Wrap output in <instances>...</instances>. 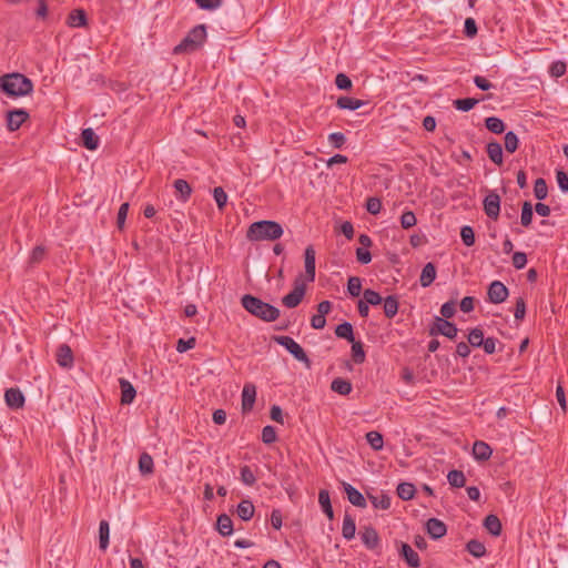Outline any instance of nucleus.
<instances>
[{"mask_svg":"<svg viewBox=\"0 0 568 568\" xmlns=\"http://www.w3.org/2000/svg\"><path fill=\"white\" fill-rule=\"evenodd\" d=\"M416 223H417V220H416L414 212L406 211L402 214L400 225L403 229H405V230L410 229V227L415 226Z\"/></svg>","mask_w":568,"mask_h":568,"instance_id":"6e6d98bb","label":"nucleus"},{"mask_svg":"<svg viewBox=\"0 0 568 568\" xmlns=\"http://www.w3.org/2000/svg\"><path fill=\"white\" fill-rule=\"evenodd\" d=\"M81 140L84 148L88 150H97L99 146V136L95 134L93 129L87 128L82 130Z\"/></svg>","mask_w":568,"mask_h":568,"instance_id":"b1692460","label":"nucleus"},{"mask_svg":"<svg viewBox=\"0 0 568 568\" xmlns=\"http://www.w3.org/2000/svg\"><path fill=\"white\" fill-rule=\"evenodd\" d=\"M383 310L384 314L387 318L392 320L398 313L399 302L397 296L388 295L386 298H383Z\"/></svg>","mask_w":568,"mask_h":568,"instance_id":"4be33fe9","label":"nucleus"},{"mask_svg":"<svg viewBox=\"0 0 568 568\" xmlns=\"http://www.w3.org/2000/svg\"><path fill=\"white\" fill-rule=\"evenodd\" d=\"M460 237L466 246H473L475 244V233L471 226H463L460 230Z\"/></svg>","mask_w":568,"mask_h":568,"instance_id":"5fc2aeb1","label":"nucleus"},{"mask_svg":"<svg viewBox=\"0 0 568 568\" xmlns=\"http://www.w3.org/2000/svg\"><path fill=\"white\" fill-rule=\"evenodd\" d=\"M332 390L341 395H348L352 392V384L347 379L337 377L331 384Z\"/></svg>","mask_w":568,"mask_h":568,"instance_id":"72a5a7b5","label":"nucleus"},{"mask_svg":"<svg viewBox=\"0 0 568 568\" xmlns=\"http://www.w3.org/2000/svg\"><path fill=\"white\" fill-rule=\"evenodd\" d=\"M241 480L246 486H253L256 481V477L250 466L244 465L241 467Z\"/></svg>","mask_w":568,"mask_h":568,"instance_id":"3c124183","label":"nucleus"},{"mask_svg":"<svg viewBox=\"0 0 568 568\" xmlns=\"http://www.w3.org/2000/svg\"><path fill=\"white\" fill-rule=\"evenodd\" d=\"M347 292L351 296L357 297L362 292V281L357 276H352L347 282Z\"/></svg>","mask_w":568,"mask_h":568,"instance_id":"09e8293b","label":"nucleus"},{"mask_svg":"<svg viewBox=\"0 0 568 568\" xmlns=\"http://www.w3.org/2000/svg\"><path fill=\"white\" fill-rule=\"evenodd\" d=\"M45 256V248L42 245H37L29 257V263L31 265L40 263Z\"/></svg>","mask_w":568,"mask_h":568,"instance_id":"4d7b16f0","label":"nucleus"},{"mask_svg":"<svg viewBox=\"0 0 568 568\" xmlns=\"http://www.w3.org/2000/svg\"><path fill=\"white\" fill-rule=\"evenodd\" d=\"M399 555L406 561V564L412 568H417L420 566V559L418 554L406 542H400L399 546Z\"/></svg>","mask_w":568,"mask_h":568,"instance_id":"4468645a","label":"nucleus"},{"mask_svg":"<svg viewBox=\"0 0 568 568\" xmlns=\"http://www.w3.org/2000/svg\"><path fill=\"white\" fill-rule=\"evenodd\" d=\"M6 404L13 409L23 407L24 396L19 388H9L4 393Z\"/></svg>","mask_w":568,"mask_h":568,"instance_id":"f3484780","label":"nucleus"},{"mask_svg":"<svg viewBox=\"0 0 568 568\" xmlns=\"http://www.w3.org/2000/svg\"><path fill=\"white\" fill-rule=\"evenodd\" d=\"M119 384L121 388V403L124 405L131 404L136 395L134 386L125 378H120Z\"/></svg>","mask_w":568,"mask_h":568,"instance_id":"aec40b11","label":"nucleus"},{"mask_svg":"<svg viewBox=\"0 0 568 568\" xmlns=\"http://www.w3.org/2000/svg\"><path fill=\"white\" fill-rule=\"evenodd\" d=\"M363 300L368 305H373V306L379 305L383 302V297L381 296V294L378 292L374 291V290H371V288H366L364 291Z\"/></svg>","mask_w":568,"mask_h":568,"instance_id":"de8ad7c7","label":"nucleus"},{"mask_svg":"<svg viewBox=\"0 0 568 568\" xmlns=\"http://www.w3.org/2000/svg\"><path fill=\"white\" fill-rule=\"evenodd\" d=\"M343 489L347 496L348 501L359 508L366 507V499L363 496V494L357 490L355 487H353L351 484L343 481L342 483Z\"/></svg>","mask_w":568,"mask_h":568,"instance_id":"ddd939ff","label":"nucleus"},{"mask_svg":"<svg viewBox=\"0 0 568 568\" xmlns=\"http://www.w3.org/2000/svg\"><path fill=\"white\" fill-rule=\"evenodd\" d=\"M366 210L373 214L376 215L382 210V202L377 197H368L366 201Z\"/></svg>","mask_w":568,"mask_h":568,"instance_id":"0e129e2a","label":"nucleus"},{"mask_svg":"<svg viewBox=\"0 0 568 568\" xmlns=\"http://www.w3.org/2000/svg\"><path fill=\"white\" fill-rule=\"evenodd\" d=\"M518 136L513 131L505 134V149L507 152L514 153L518 149Z\"/></svg>","mask_w":568,"mask_h":568,"instance_id":"603ef678","label":"nucleus"},{"mask_svg":"<svg viewBox=\"0 0 568 568\" xmlns=\"http://www.w3.org/2000/svg\"><path fill=\"white\" fill-rule=\"evenodd\" d=\"M206 40V28L204 24H197L192 28L182 41L174 47V54H190L197 51Z\"/></svg>","mask_w":568,"mask_h":568,"instance_id":"20e7f679","label":"nucleus"},{"mask_svg":"<svg viewBox=\"0 0 568 568\" xmlns=\"http://www.w3.org/2000/svg\"><path fill=\"white\" fill-rule=\"evenodd\" d=\"M534 194L538 200H545L547 197L548 187L546 181L542 178H539L535 181Z\"/></svg>","mask_w":568,"mask_h":568,"instance_id":"49530a36","label":"nucleus"},{"mask_svg":"<svg viewBox=\"0 0 568 568\" xmlns=\"http://www.w3.org/2000/svg\"><path fill=\"white\" fill-rule=\"evenodd\" d=\"M485 337H484V332L481 328L479 327H475L473 328L469 334H468V343L473 346V347H480L483 342H484Z\"/></svg>","mask_w":568,"mask_h":568,"instance_id":"a18cd8bd","label":"nucleus"},{"mask_svg":"<svg viewBox=\"0 0 568 568\" xmlns=\"http://www.w3.org/2000/svg\"><path fill=\"white\" fill-rule=\"evenodd\" d=\"M306 292V283L302 274H300L294 281V287L292 292L286 294L282 298V303L287 308H294L300 305Z\"/></svg>","mask_w":568,"mask_h":568,"instance_id":"423d86ee","label":"nucleus"},{"mask_svg":"<svg viewBox=\"0 0 568 568\" xmlns=\"http://www.w3.org/2000/svg\"><path fill=\"white\" fill-rule=\"evenodd\" d=\"M213 197L220 211H223L227 203V194L221 186H216L213 190Z\"/></svg>","mask_w":568,"mask_h":568,"instance_id":"864d4df0","label":"nucleus"},{"mask_svg":"<svg viewBox=\"0 0 568 568\" xmlns=\"http://www.w3.org/2000/svg\"><path fill=\"white\" fill-rule=\"evenodd\" d=\"M255 398L256 387L251 383L245 384L242 390V410L244 413L252 410Z\"/></svg>","mask_w":568,"mask_h":568,"instance_id":"2eb2a0df","label":"nucleus"},{"mask_svg":"<svg viewBox=\"0 0 568 568\" xmlns=\"http://www.w3.org/2000/svg\"><path fill=\"white\" fill-rule=\"evenodd\" d=\"M216 528H217V531L222 535V536H230L232 535L233 532V521L231 519V517L226 514H222L217 517V520H216Z\"/></svg>","mask_w":568,"mask_h":568,"instance_id":"c85d7f7f","label":"nucleus"},{"mask_svg":"<svg viewBox=\"0 0 568 568\" xmlns=\"http://www.w3.org/2000/svg\"><path fill=\"white\" fill-rule=\"evenodd\" d=\"M483 205L484 211L489 219L494 221L498 220L500 213V196L496 192L490 191L485 196Z\"/></svg>","mask_w":568,"mask_h":568,"instance_id":"1a4fd4ad","label":"nucleus"},{"mask_svg":"<svg viewBox=\"0 0 568 568\" xmlns=\"http://www.w3.org/2000/svg\"><path fill=\"white\" fill-rule=\"evenodd\" d=\"M436 278V267L433 263H427L419 277L420 285L423 287H428Z\"/></svg>","mask_w":568,"mask_h":568,"instance_id":"cd10ccee","label":"nucleus"},{"mask_svg":"<svg viewBox=\"0 0 568 568\" xmlns=\"http://www.w3.org/2000/svg\"><path fill=\"white\" fill-rule=\"evenodd\" d=\"M139 470L142 475H151L154 471L153 458L150 454L143 453L139 458Z\"/></svg>","mask_w":568,"mask_h":568,"instance_id":"473e14b6","label":"nucleus"},{"mask_svg":"<svg viewBox=\"0 0 568 568\" xmlns=\"http://www.w3.org/2000/svg\"><path fill=\"white\" fill-rule=\"evenodd\" d=\"M458 333L457 326L448 320L436 316L429 329V335H444L449 339L456 338Z\"/></svg>","mask_w":568,"mask_h":568,"instance_id":"0eeeda50","label":"nucleus"},{"mask_svg":"<svg viewBox=\"0 0 568 568\" xmlns=\"http://www.w3.org/2000/svg\"><path fill=\"white\" fill-rule=\"evenodd\" d=\"M355 532H356V524H355L354 518L351 515L345 514L344 519H343V526H342L343 537L347 540H351L354 538Z\"/></svg>","mask_w":568,"mask_h":568,"instance_id":"2f4dec72","label":"nucleus"},{"mask_svg":"<svg viewBox=\"0 0 568 568\" xmlns=\"http://www.w3.org/2000/svg\"><path fill=\"white\" fill-rule=\"evenodd\" d=\"M276 430L273 426L267 425L262 429V442L264 444H273L276 440Z\"/></svg>","mask_w":568,"mask_h":568,"instance_id":"bf43d9fd","label":"nucleus"},{"mask_svg":"<svg viewBox=\"0 0 568 568\" xmlns=\"http://www.w3.org/2000/svg\"><path fill=\"white\" fill-rule=\"evenodd\" d=\"M509 291L500 281H494L489 284L487 296L488 301L494 304H500L507 300Z\"/></svg>","mask_w":568,"mask_h":568,"instance_id":"6e6552de","label":"nucleus"},{"mask_svg":"<svg viewBox=\"0 0 568 568\" xmlns=\"http://www.w3.org/2000/svg\"><path fill=\"white\" fill-rule=\"evenodd\" d=\"M241 304L245 311L264 322H274L280 317V310L277 307L251 294L243 295Z\"/></svg>","mask_w":568,"mask_h":568,"instance_id":"f03ea898","label":"nucleus"},{"mask_svg":"<svg viewBox=\"0 0 568 568\" xmlns=\"http://www.w3.org/2000/svg\"><path fill=\"white\" fill-rule=\"evenodd\" d=\"M415 486L412 483H400L397 486V495L403 500H410L415 495Z\"/></svg>","mask_w":568,"mask_h":568,"instance_id":"58836bf2","label":"nucleus"},{"mask_svg":"<svg viewBox=\"0 0 568 568\" xmlns=\"http://www.w3.org/2000/svg\"><path fill=\"white\" fill-rule=\"evenodd\" d=\"M426 529L428 535L434 539H439L447 532L446 525L437 518L428 519L426 523Z\"/></svg>","mask_w":568,"mask_h":568,"instance_id":"a211bd4d","label":"nucleus"},{"mask_svg":"<svg viewBox=\"0 0 568 568\" xmlns=\"http://www.w3.org/2000/svg\"><path fill=\"white\" fill-rule=\"evenodd\" d=\"M532 205L530 202H524L521 207L520 223L523 226L528 227L532 221Z\"/></svg>","mask_w":568,"mask_h":568,"instance_id":"37998d69","label":"nucleus"},{"mask_svg":"<svg viewBox=\"0 0 568 568\" xmlns=\"http://www.w3.org/2000/svg\"><path fill=\"white\" fill-rule=\"evenodd\" d=\"M29 113L23 109H14L7 113V128L9 131H17L27 120Z\"/></svg>","mask_w":568,"mask_h":568,"instance_id":"9b49d317","label":"nucleus"},{"mask_svg":"<svg viewBox=\"0 0 568 568\" xmlns=\"http://www.w3.org/2000/svg\"><path fill=\"white\" fill-rule=\"evenodd\" d=\"M493 454V449L490 446L483 442V440H476L473 445V456L476 460L479 462H486L490 458Z\"/></svg>","mask_w":568,"mask_h":568,"instance_id":"6ab92c4d","label":"nucleus"},{"mask_svg":"<svg viewBox=\"0 0 568 568\" xmlns=\"http://www.w3.org/2000/svg\"><path fill=\"white\" fill-rule=\"evenodd\" d=\"M195 337H190L189 339L180 338L176 344V351L179 353H184L189 349H192L195 346Z\"/></svg>","mask_w":568,"mask_h":568,"instance_id":"774afa93","label":"nucleus"},{"mask_svg":"<svg viewBox=\"0 0 568 568\" xmlns=\"http://www.w3.org/2000/svg\"><path fill=\"white\" fill-rule=\"evenodd\" d=\"M456 313V305L455 302L449 301L442 305L440 307V314L442 318L448 320L452 318Z\"/></svg>","mask_w":568,"mask_h":568,"instance_id":"e2e57ef3","label":"nucleus"},{"mask_svg":"<svg viewBox=\"0 0 568 568\" xmlns=\"http://www.w3.org/2000/svg\"><path fill=\"white\" fill-rule=\"evenodd\" d=\"M73 353L69 345L61 344L57 351V363L63 368H71L73 366Z\"/></svg>","mask_w":568,"mask_h":568,"instance_id":"dca6fc26","label":"nucleus"},{"mask_svg":"<svg viewBox=\"0 0 568 568\" xmlns=\"http://www.w3.org/2000/svg\"><path fill=\"white\" fill-rule=\"evenodd\" d=\"M173 187L175 189L176 197L181 202L185 203L186 201H189V199L191 197V194H192V187L186 180H183V179L175 180L173 183Z\"/></svg>","mask_w":568,"mask_h":568,"instance_id":"412c9836","label":"nucleus"},{"mask_svg":"<svg viewBox=\"0 0 568 568\" xmlns=\"http://www.w3.org/2000/svg\"><path fill=\"white\" fill-rule=\"evenodd\" d=\"M366 439L374 450L383 449L384 440L381 433L376 430L368 432L366 434Z\"/></svg>","mask_w":568,"mask_h":568,"instance_id":"79ce46f5","label":"nucleus"},{"mask_svg":"<svg viewBox=\"0 0 568 568\" xmlns=\"http://www.w3.org/2000/svg\"><path fill=\"white\" fill-rule=\"evenodd\" d=\"M328 142L335 148V149H341L345 142H346V138L343 133L341 132H334V133H331L328 135Z\"/></svg>","mask_w":568,"mask_h":568,"instance_id":"69168bd1","label":"nucleus"},{"mask_svg":"<svg viewBox=\"0 0 568 568\" xmlns=\"http://www.w3.org/2000/svg\"><path fill=\"white\" fill-rule=\"evenodd\" d=\"M318 503L322 507L323 513L328 517V519L334 518V511L331 505L329 493L326 489H321L318 493Z\"/></svg>","mask_w":568,"mask_h":568,"instance_id":"7c9ffc66","label":"nucleus"},{"mask_svg":"<svg viewBox=\"0 0 568 568\" xmlns=\"http://www.w3.org/2000/svg\"><path fill=\"white\" fill-rule=\"evenodd\" d=\"M67 23L71 28H81L87 24V13L83 9H74L69 16Z\"/></svg>","mask_w":568,"mask_h":568,"instance_id":"5701e85b","label":"nucleus"},{"mask_svg":"<svg viewBox=\"0 0 568 568\" xmlns=\"http://www.w3.org/2000/svg\"><path fill=\"white\" fill-rule=\"evenodd\" d=\"M336 105L342 110L355 111L365 105V101L351 97H339L336 101Z\"/></svg>","mask_w":568,"mask_h":568,"instance_id":"a878e982","label":"nucleus"},{"mask_svg":"<svg viewBox=\"0 0 568 568\" xmlns=\"http://www.w3.org/2000/svg\"><path fill=\"white\" fill-rule=\"evenodd\" d=\"M284 231L280 223L275 221H257L250 225L246 237L250 241H275L283 235Z\"/></svg>","mask_w":568,"mask_h":568,"instance_id":"7ed1b4c3","label":"nucleus"},{"mask_svg":"<svg viewBox=\"0 0 568 568\" xmlns=\"http://www.w3.org/2000/svg\"><path fill=\"white\" fill-rule=\"evenodd\" d=\"M484 527L487 529L489 534L497 537L501 534V523L500 519L496 515H487L484 519Z\"/></svg>","mask_w":568,"mask_h":568,"instance_id":"bb28decb","label":"nucleus"},{"mask_svg":"<svg viewBox=\"0 0 568 568\" xmlns=\"http://www.w3.org/2000/svg\"><path fill=\"white\" fill-rule=\"evenodd\" d=\"M447 480L452 487L460 488L465 486L466 478L462 470H450L447 475Z\"/></svg>","mask_w":568,"mask_h":568,"instance_id":"ea45409f","label":"nucleus"},{"mask_svg":"<svg viewBox=\"0 0 568 568\" xmlns=\"http://www.w3.org/2000/svg\"><path fill=\"white\" fill-rule=\"evenodd\" d=\"M372 505L376 509H383L386 510L390 507V497L386 494H379V495H369L368 496Z\"/></svg>","mask_w":568,"mask_h":568,"instance_id":"e433bc0d","label":"nucleus"},{"mask_svg":"<svg viewBox=\"0 0 568 568\" xmlns=\"http://www.w3.org/2000/svg\"><path fill=\"white\" fill-rule=\"evenodd\" d=\"M335 85L339 90H351L353 87L352 80L345 73H338L335 78Z\"/></svg>","mask_w":568,"mask_h":568,"instance_id":"052dcab7","label":"nucleus"},{"mask_svg":"<svg viewBox=\"0 0 568 568\" xmlns=\"http://www.w3.org/2000/svg\"><path fill=\"white\" fill-rule=\"evenodd\" d=\"M202 10L213 11L222 6V0H194Z\"/></svg>","mask_w":568,"mask_h":568,"instance_id":"13d9d810","label":"nucleus"},{"mask_svg":"<svg viewBox=\"0 0 568 568\" xmlns=\"http://www.w3.org/2000/svg\"><path fill=\"white\" fill-rule=\"evenodd\" d=\"M486 128L496 134H500L505 130V124L503 120L496 116H489L485 120Z\"/></svg>","mask_w":568,"mask_h":568,"instance_id":"a19ab883","label":"nucleus"},{"mask_svg":"<svg viewBox=\"0 0 568 568\" xmlns=\"http://www.w3.org/2000/svg\"><path fill=\"white\" fill-rule=\"evenodd\" d=\"M466 549L470 555H473L476 558H481L486 555L485 545L477 539H470L466 545Z\"/></svg>","mask_w":568,"mask_h":568,"instance_id":"f704fd0d","label":"nucleus"},{"mask_svg":"<svg viewBox=\"0 0 568 568\" xmlns=\"http://www.w3.org/2000/svg\"><path fill=\"white\" fill-rule=\"evenodd\" d=\"M254 513L255 507L251 500L244 499L237 505L236 514L244 521L251 520L254 516Z\"/></svg>","mask_w":568,"mask_h":568,"instance_id":"393cba45","label":"nucleus"},{"mask_svg":"<svg viewBox=\"0 0 568 568\" xmlns=\"http://www.w3.org/2000/svg\"><path fill=\"white\" fill-rule=\"evenodd\" d=\"M0 89L9 97H26L33 91V83L24 74L14 72L0 77Z\"/></svg>","mask_w":568,"mask_h":568,"instance_id":"f257e3e1","label":"nucleus"},{"mask_svg":"<svg viewBox=\"0 0 568 568\" xmlns=\"http://www.w3.org/2000/svg\"><path fill=\"white\" fill-rule=\"evenodd\" d=\"M315 250L312 245H308L305 248L304 257H305V282H314L315 280Z\"/></svg>","mask_w":568,"mask_h":568,"instance_id":"f8f14e48","label":"nucleus"},{"mask_svg":"<svg viewBox=\"0 0 568 568\" xmlns=\"http://www.w3.org/2000/svg\"><path fill=\"white\" fill-rule=\"evenodd\" d=\"M566 63L564 61H555L549 68V73L554 78H559L566 73Z\"/></svg>","mask_w":568,"mask_h":568,"instance_id":"680f3d73","label":"nucleus"},{"mask_svg":"<svg viewBox=\"0 0 568 568\" xmlns=\"http://www.w3.org/2000/svg\"><path fill=\"white\" fill-rule=\"evenodd\" d=\"M274 342L285 347L297 361L304 363L306 367L311 366V361L306 355L302 346L295 342L292 337L285 335H278L273 337Z\"/></svg>","mask_w":568,"mask_h":568,"instance_id":"39448f33","label":"nucleus"},{"mask_svg":"<svg viewBox=\"0 0 568 568\" xmlns=\"http://www.w3.org/2000/svg\"><path fill=\"white\" fill-rule=\"evenodd\" d=\"M335 334H336L337 337L344 338V339H346L348 342H353L354 341L353 326L348 322H344V323L337 325L336 328H335Z\"/></svg>","mask_w":568,"mask_h":568,"instance_id":"c9c22d12","label":"nucleus"},{"mask_svg":"<svg viewBox=\"0 0 568 568\" xmlns=\"http://www.w3.org/2000/svg\"><path fill=\"white\" fill-rule=\"evenodd\" d=\"M110 527L106 520H101L99 525V544L102 550H105L109 546Z\"/></svg>","mask_w":568,"mask_h":568,"instance_id":"4c0bfd02","label":"nucleus"},{"mask_svg":"<svg viewBox=\"0 0 568 568\" xmlns=\"http://www.w3.org/2000/svg\"><path fill=\"white\" fill-rule=\"evenodd\" d=\"M478 102H479V100H477L475 98H466V99H457L453 102V104L457 110L467 112V111L471 110Z\"/></svg>","mask_w":568,"mask_h":568,"instance_id":"c03bdc74","label":"nucleus"},{"mask_svg":"<svg viewBox=\"0 0 568 568\" xmlns=\"http://www.w3.org/2000/svg\"><path fill=\"white\" fill-rule=\"evenodd\" d=\"M359 536L364 546L369 550L376 549L381 544L378 532L373 526H364L359 530Z\"/></svg>","mask_w":568,"mask_h":568,"instance_id":"9d476101","label":"nucleus"},{"mask_svg":"<svg viewBox=\"0 0 568 568\" xmlns=\"http://www.w3.org/2000/svg\"><path fill=\"white\" fill-rule=\"evenodd\" d=\"M515 318L517 321H523L525 315H526V302L523 297H518L516 300V305H515Z\"/></svg>","mask_w":568,"mask_h":568,"instance_id":"338daca9","label":"nucleus"},{"mask_svg":"<svg viewBox=\"0 0 568 568\" xmlns=\"http://www.w3.org/2000/svg\"><path fill=\"white\" fill-rule=\"evenodd\" d=\"M352 343V356L356 364H362L365 361V352L363 348V344L361 342H355V339Z\"/></svg>","mask_w":568,"mask_h":568,"instance_id":"8fccbe9b","label":"nucleus"},{"mask_svg":"<svg viewBox=\"0 0 568 568\" xmlns=\"http://www.w3.org/2000/svg\"><path fill=\"white\" fill-rule=\"evenodd\" d=\"M488 158L497 165L503 164V148L500 143L493 141L487 144Z\"/></svg>","mask_w":568,"mask_h":568,"instance_id":"c756f323","label":"nucleus"}]
</instances>
